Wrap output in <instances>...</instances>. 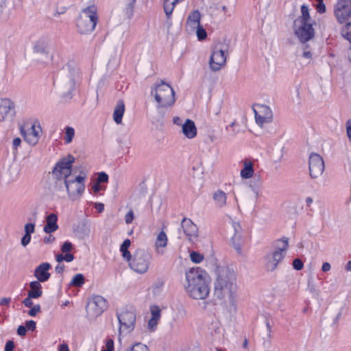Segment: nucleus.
<instances>
[{
    "label": "nucleus",
    "mask_w": 351,
    "mask_h": 351,
    "mask_svg": "<svg viewBox=\"0 0 351 351\" xmlns=\"http://www.w3.org/2000/svg\"><path fill=\"white\" fill-rule=\"evenodd\" d=\"M73 245L71 242L66 241L63 243L61 250L63 253H66L72 250Z\"/></svg>",
    "instance_id": "obj_42"
},
{
    "label": "nucleus",
    "mask_w": 351,
    "mask_h": 351,
    "mask_svg": "<svg viewBox=\"0 0 351 351\" xmlns=\"http://www.w3.org/2000/svg\"><path fill=\"white\" fill-rule=\"evenodd\" d=\"M184 288L193 299L203 300L209 294V287L206 272L199 267L192 268L185 274Z\"/></svg>",
    "instance_id": "obj_2"
},
{
    "label": "nucleus",
    "mask_w": 351,
    "mask_h": 351,
    "mask_svg": "<svg viewBox=\"0 0 351 351\" xmlns=\"http://www.w3.org/2000/svg\"><path fill=\"white\" fill-rule=\"evenodd\" d=\"M11 299L10 298H3L0 299V305H8Z\"/></svg>",
    "instance_id": "obj_54"
},
{
    "label": "nucleus",
    "mask_w": 351,
    "mask_h": 351,
    "mask_svg": "<svg viewBox=\"0 0 351 351\" xmlns=\"http://www.w3.org/2000/svg\"><path fill=\"white\" fill-rule=\"evenodd\" d=\"M152 317L149 319L147 328L150 331H154L156 329L158 322L160 318V309L158 306H154L151 308Z\"/></svg>",
    "instance_id": "obj_26"
},
{
    "label": "nucleus",
    "mask_w": 351,
    "mask_h": 351,
    "mask_svg": "<svg viewBox=\"0 0 351 351\" xmlns=\"http://www.w3.org/2000/svg\"><path fill=\"white\" fill-rule=\"evenodd\" d=\"M54 241H55V237L51 234H49L43 238V242L45 244L52 243Z\"/></svg>",
    "instance_id": "obj_50"
},
{
    "label": "nucleus",
    "mask_w": 351,
    "mask_h": 351,
    "mask_svg": "<svg viewBox=\"0 0 351 351\" xmlns=\"http://www.w3.org/2000/svg\"><path fill=\"white\" fill-rule=\"evenodd\" d=\"M21 140L20 138H15L13 140V147L14 148H17L21 145Z\"/></svg>",
    "instance_id": "obj_58"
},
{
    "label": "nucleus",
    "mask_w": 351,
    "mask_h": 351,
    "mask_svg": "<svg viewBox=\"0 0 351 351\" xmlns=\"http://www.w3.org/2000/svg\"><path fill=\"white\" fill-rule=\"evenodd\" d=\"M335 14L339 23L346 22L351 16V0H339Z\"/></svg>",
    "instance_id": "obj_17"
},
{
    "label": "nucleus",
    "mask_w": 351,
    "mask_h": 351,
    "mask_svg": "<svg viewBox=\"0 0 351 351\" xmlns=\"http://www.w3.org/2000/svg\"><path fill=\"white\" fill-rule=\"evenodd\" d=\"M195 31L198 40H202L206 38L207 33L201 25L197 26Z\"/></svg>",
    "instance_id": "obj_36"
},
{
    "label": "nucleus",
    "mask_w": 351,
    "mask_h": 351,
    "mask_svg": "<svg viewBox=\"0 0 351 351\" xmlns=\"http://www.w3.org/2000/svg\"><path fill=\"white\" fill-rule=\"evenodd\" d=\"M308 167L310 176L313 178L319 177L324 171V162L320 155L312 153L309 157Z\"/></svg>",
    "instance_id": "obj_15"
},
{
    "label": "nucleus",
    "mask_w": 351,
    "mask_h": 351,
    "mask_svg": "<svg viewBox=\"0 0 351 351\" xmlns=\"http://www.w3.org/2000/svg\"><path fill=\"white\" fill-rule=\"evenodd\" d=\"M40 132L41 128L40 125H36L35 123L32 125V126L26 130L23 128L21 130V135L23 136L25 141L32 145H36L38 141Z\"/></svg>",
    "instance_id": "obj_20"
},
{
    "label": "nucleus",
    "mask_w": 351,
    "mask_h": 351,
    "mask_svg": "<svg viewBox=\"0 0 351 351\" xmlns=\"http://www.w3.org/2000/svg\"><path fill=\"white\" fill-rule=\"evenodd\" d=\"M243 168L240 171V176L243 179H249L252 178L254 170V165L251 160H245L243 161Z\"/></svg>",
    "instance_id": "obj_29"
},
{
    "label": "nucleus",
    "mask_w": 351,
    "mask_h": 351,
    "mask_svg": "<svg viewBox=\"0 0 351 351\" xmlns=\"http://www.w3.org/2000/svg\"><path fill=\"white\" fill-rule=\"evenodd\" d=\"M237 278L234 271L228 267L217 269V277L214 282V295L219 300L230 305V311H237L236 293Z\"/></svg>",
    "instance_id": "obj_1"
},
{
    "label": "nucleus",
    "mask_w": 351,
    "mask_h": 351,
    "mask_svg": "<svg viewBox=\"0 0 351 351\" xmlns=\"http://www.w3.org/2000/svg\"><path fill=\"white\" fill-rule=\"evenodd\" d=\"M27 332L26 327L24 326H19L17 328V334L19 336H25Z\"/></svg>",
    "instance_id": "obj_51"
},
{
    "label": "nucleus",
    "mask_w": 351,
    "mask_h": 351,
    "mask_svg": "<svg viewBox=\"0 0 351 351\" xmlns=\"http://www.w3.org/2000/svg\"><path fill=\"white\" fill-rule=\"evenodd\" d=\"M15 116L14 103L5 99L0 102V121H11Z\"/></svg>",
    "instance_id": "obj_19"
},
{
    "label": "nucleus",
    "mask_w": 351,
    "mask_h": 351,
    "mask_svg": "<svg viewBox=\"0 0 351 351\" xmlns=\"http://www.w3.org/2000/svg\"><path fill=\"white\" fill-rule=\"evenodd\" d=\"M151 95L156 103L159 112H164L171 108L176 101L175 92L168 84L160 81L152 86Z\"/></svg>",
    "instance_id": "obj_5"
},
{
    "label": "nucleus",
    "mask_w": 351,
    "mask_h": 351,
    "mask_svg": "<svg viewBox=\"0 0 351 351\" xmlns=\"http://www.w3.org/2000/svg\"><path fill=\"white\" fill-rule=\"evenodd\" d=\"M293 267L296 270H301L304 267V264L300 259L296 258L293 261Z\"/></svg>",
    "instance_id": "obj_41"
},
{
    "label": "nucleus",
    "mask_w": 351,
    "mask_h": 351,
    "mask_svg": "<svg viewBox=\"0 0 351 351\" xmlns=\"http://www.w3.org/2000/svg\"><path fill=\"white\" fill-rule=\"evenodd\" d=\"M25 327L27 330L34 331L36 329V324L33 320H29L25 322Z\"/></svg>",
    "instance_id": "obj_45"
},
{
    "label": "nucleus",
    "mask_w": 351,
    "mask_h": 351,
    "mask_svg": "<svg viewBox=\"0 0 351 351\" xmlns=\"http://www.w3.org/2000/svg\"><path fill=\"white\" fill-rule=\"evenodd\" d=\"M191 261L195 263H200L203 261L204 257L202 254L197 252H191L190 254Z\"/></svg>",
    "instance_id": "obj_35"
},
{
    "label": "nucleus",
    "mask_w": 351,
    "mask_h": 351,
    "mask_svg": "<svg viewBox=\"0 0 351 351\" xmlns=\"http://www.w3.org/2000/svg\"><path fill=\"white\" fill-rule=\"evenodd\" d=\"M181 228L189 241L195 243L198 240L199 230L197 226L189 218L181 221Z\"/></svg>",
    "instance_id": "obj_18"
},
{
    "label": "nucleus",
    "mask_w": 351,
    "mask_h": 351,
    "mask_svg": "<svg viewBox=\"0 0 351 351\" xmlns=\"http://www.w3.org/2000/svg\"><path fill=\"white\" fill-rule=\"evenodd\" d=\"M289 247L288 239L283 238L274 241L271 250L265 256V267L268 271H274L286 256Z\"/></svg>",
    "instance_id": "obj_6"
},
{
    "label": "nucleus",
    "mask_w": 351,
    "mask_h": 351,
    "mask_svg": "<svg viewBox=\"0 0 351 351\" xmlns=\"http://www.w3.org/2000/svg\"><path fill=\"white\" fill-rule=\"evenodd\" d=\"M240 202H241V204L243 206H254V204L252 202H250L248 199H247V196H242L240 197Z\"/></svg>",
    "instance_id": "obj_44"
},
{
    "label": "nucleus",
    "mask_w": 351,
    "mask_h": 351,
    "mask_svg": "<svg viewBox=\"0 0 351 351\" xmlns=\"http://www.w3.org/2000/svg\"><path fill=\"white\" fill-rule=\"evenodd\" d=\"M108 176L106 173L101 172L99 173L98 178H97L98 183L106 182L108 181Z\"/></svg>",
    "instance_id": "obj_46"
},
{
    "label": "nucleus",
    "mask_w": 351,
    "mask_h": 351,
    "mask_svg": "<svg viewBox=\"0 0 351 351\" xmlns=\"http://www.w3.org/2000/svg\"><path fill=\"white\" fill-rule=\"evenodd\" d=\"M134 218V213L130 209L125 215V221L127 224L131 223Z\"/></svg>",
    "instance_id": "obj_40"
},
{
    "label": "nucleus",
    "mask_w": 351,
    "mask_h": 351,
    "mask_svg": "<svg viewBox=\"0 0 351 351\" xmlns=\"http://www.w3.org/2000/svg\"><path fill=\"white\" fill-rule=\"evenodd\" d=\"M317 12H319V13L325 12V11H326V6L324 4L323 1L318 3V4L317 5Z\"/></svg>",
    "instance_id": "obj_52"
},
{
    "label": "nucleus",
    "mask_w": 351,
    "mask_h": 351,
    "mask_svg": "<svg viewBox=\"0 0 351 351\" xmlns=\"http://www.w3.org/2000/svg\"><path fill=\"white\" fill-rule=\"evenodd\" d=\"M201 14L199 10L191 12L186 20V29L188 32H193L196 27L200 25Z\"/></svg>",
    "instance_id": "obj_23"
},
{
    "label": "nucleus",
    "mask_w": 351,
    "mask_h": 351,
    "mask_svg": "<svg viewBox=\"0 0 351 351\" xmlns=\"http://www.w3.org/2000/svg\"><path fill=\"white\" fill-rule=\"evenodd\" d=\"M167 236L166 233L162 230L158 234L154 243L155 252L158 254L162 255L165 252L164 248L167 245Z\"/></svg>",
    "instance_id": "obj_24"
},
{
    "label": "nucleus",
    "mask_w": 351,
    "mask_h": 351,
    "mask_svg": "<svg viewBox=\"0 0 351 351\" xmlns=\"http://www.w3.org/2000/svg\"><path fill=\"white\" fill-rule=\"evenodd\" d=\"M56 261L58 263H60L62 261H64V258L62 254H57L56 256Z\"/></svg>",
    "instance_id": "obj_64"
},
{
    "label": "nucleus",
    "mask_w": 351,
    "mask_h": 351,
    "mask_svg": "<svg viewBox=\"0 0 351 351\" xmlns=\"http://www.w3.org/2000/svg\"><path fill=\"white\" fill-rule=\"evenodd\" d=\"M117 318L119 322V333H129L132 331L136 323V313L132 307L123 308L117 313Z\"/></svg>",
    "instance_id": "obj_12"
},
{
    "label": "nucleus",
    "mask_w": 351,
    "mask_h": 351,
    "mask_svg": "<svg viewBox=\"0 0 351 351\" xmlns=\"http://www.w3.org/2000/svg\"><path fill=\"white\" fill-rule=\"evenodd\" d=\"M64 258L66 262H71L74 259V256L72 254H66Z\"/></svg>",
    "instance_id": "obj_55"
},
{
    "label": "nucleus",
    "mask_w": 351,
    "mask_h": 351,
    "mask_svg": "<svg viewBox=\"0 0 351 351\" xmlns=\"http://www.w3.org/2000/svg\"><path fill=\"white\" fill-rule=\"evenodd\" d=\"M229 130L230 132L231 136H236L239 132V130H236L235 128H230Z\"/></svg>",
    "instance_id": "obj_63"
},
{
    "label": "nucleus",
    "mask_w": 351,
    "mask_h": 351,
    "mask_svg": "<svg viewBox=\"0 0 351 351\" xmlns=\"http://www.w3.org/2000/svg\"><path fill=\"white\" fill-rule=\"evenodd\" d=\"M214 204L216 207L221 208L227 204V195L222 190H217L213 193Z\"/></svg>",
    "instance_id": "obj_27"
},
{
    "label": "nucleus",
    "mask_w": 351,
    "mask_h": 351,
    "mask_svg": "<svg viewBox=\"0 0 351 351\" xmlns=\"http://www.w3.org/2000/svg\"><path fill=\"white\" fill-rule=\"evenodd\" d=\"M95 208L99 213H101L104 209V205L102 203H96Z\"/></svg>",
    "instance_id": "obj_60"
},
{
    "label": "nucleus",
    "mask_w": 351,
    "mask_h": 351,
    "mask_svg": "<svg viewBox=\"0 0 351 351\" xmlns=\"http://www.w3.org/2000/svg\"><path fill=\"white\" fill-rule=\"evenodd\" d=\"M51 267V265L49 263H43L36 267L34 275L38 280L37 281L43 282L48 280L51 276L49 272Z\"/></svg>",
    "instance_id": "obj_21"
},
{
    "label": "nucleus",
    "mask_w": 351,
    "mask_h": 351,
    "mask_svg": "<svg viewBox=\"0 0 351 351\" xmlns=\"http://www.w3.org/2000/svg\"><path fill=\"white\" fill-rule=\"evenodd\" d=\"M108 308L107 300L101 295H95L86 305L87 315L94 319L101 315Z\"/></svg>",
    "instance_id": "obj_13"
},
{
    "label": "nucleus",
    "mask_w": 351,
    "mask_h": 351,
    "mask_svg": "<svg viewBox=\"0 0 351 351\" xmlns=\"http://www.w3.org/2000/svg\"><path fill=\"white\" fill-rule=\"evenodd\" d=\"M58 216L54 213H51L46 217V224L43 228L45 232L50 234L54 232L58 229L57 223Z\"/></svg>",
    "instance_id": "obj_25"
},
{
    "label": "nucleus",
    "mask_w": 351,
    "mask_h": 351,
    "mask_svg": "<svg viewBox=\"0 0 351 351\" xmlns=\"http://www.w3.org/2000/svg\"><path fill=\"white\" fill-rule=\"evenodd\" d=\"M131 245L130 239H125L120 247L123 258L128 263L131 269L138 274L146 273L152 263V256L147 251L138 249L133 254L128 250Z\"/></svg>",
    "instance_id": "obj_3"
},
{
    "label": "nucleus",
    "mask_w": 351,
    "mask_h": 351,
    "mask_svg": "<svg viewBox=\"0 0 351 351\" xmlns=\"http://www.w3.org/2000/svg\"><path fill=\"white\" fill-rule=\"evenodd\" d=\"M307 48V46L303 45L302 57L304 59L305 63L308 64L312 60V53Z\"/></svg>",
    "instance_id": "obj_34"
},
{
    "label": "nucleus",
    "mask_w": 351,
    "mask_h": 351,
    "mask_svg": "<svg viewBox=\"0 0 351 351\" xmlns=\"http://www.w3.org/2000/svg\"><path fill=\"white\" fill-rule=\"evenodd\" d=\"M253 110L256 124L261 128H265L273 121V112L269 106L265 104H256Z\"/></svg>",
    "instance_id": "obj_14"
},
{
    "label": "nucleus",
    "mask_w": 351,
    "mask_h": 351,
    "mask_svg": "<svg viewBox=\"0 0 351 351\" xmlns=\"http://www.w3.org/2000/svg\"><path fill=\"white\" fill-rule=\"evenodd\" d=\"M24 231L25 234H32L35 232V223H27L24 226Z\"/></svg>",
    "instance_id": "obj_37"
},
{
    "label": "nucleus",
    "mask_w": 351,
    "mask_h": 351,
    "mask_svg": "<svg viewBox=\"0 0 351 351\" xmlns=\"http://www.w3.org/2000/svg\"><path fill=\"white\" fill-rule=\"evenodd\" d=\"M93 190L95 192H98L101 190V186L99 185V183H96L93 186Z\"/></svg>",
    "instance_id": "obj_62"
},
{
    "label": "nucleus",
    "mask_w": 351,
    "mask_h": 351,
    "mask_svg": "<svg viewBox=\"0 0 351 351\" xmlns=\"http://www.w3.org/2000/svg\"><path fill=\"white\" fill-rule=\"evenodd\" d=\"M34 60L42 65H46L52 60L50 42L48 39L41 38L36 40L32 49Z\"/></svg>",
    "instance_id": "obj_11"
},
{
    "label": "nucleus",
    "mask_w": 351,
    "mask_h": 351,
    "mask_svg": "<svg viewBox=\"0 0 351 351\" xmlns=\"http://www.w3.org/2000/svg\"><path fill=\"white\" fill-rule=\"evenodd\" d=\"M75 136V130L73 128L70 126H66L64 128V143L66 144H69L72 142L73 138Z\"/></svg>",
    "instance_id": "obj_33"
},
{
    "label": "nucleus",
    "mask_w": 351,
    "mask_h": 351,
    "mask_svg": "<svg viewBox=\"0 0 351 351\" xmlns=\"http://www.w3.org/2000/svg\"><path fill=\"white\" fill-rule=\"evenodd\" d=\"M173 123L175 125H179V126H181V127L182 126V125L184 123L182 119L180 117H174L173 118Z\"/></svg>",
    "instance_id": "obj_53"
},
{
    "label": "nucleus",
    "mask_w": 351,
    "mask_h": 351,
    "mask_svg": "<svg viewBox=\"0 0 351 351\" xmlns=\"http://www.w3.org/2000/svg\"><path fill=\"white\" fill-rule=\"evenodd\" d=\"M330 265L328 263H324L322 265V270L324 272L328 271L330 269Z\"/></svg>",
    "instance_id": "obj_56"
},
{
    "label": "nucleus",
    "mask_w": 351,
    "mask_h": 351,
    "mask_svg": "<svg viewBox=\"0 0 351 351\" xmlns=\"http://www.w3.org/2000/svg\"><path fill=\"white\" fill-rule=\"evenodd\" d=\"M85 178V176H75L74 174L62 183L61 188L54 189L53 192L59 197H62V194L64 193L65 189L69 199L71 201H75L80 197L84 191Z\"/></svg>",
    "instance_id": "obj_7"
},
{
    "label": "nucleus",
    "mask_w": 351,
    "mask_h": 351,
    "mask_svg": "<svg viewBox=\"0 0 351 351\" xmlns=\"http://www.w3.org/2000/svg\"><path fill=\"white\" fill-rule=\"evenodd\" d=\"M125 112V104L123 100H119L114 108L113 120L117 124L122 123V118Z\"/></svg>",
    "instance_id": "obj_28"
},
{
    "label": "nucleus",
    "mask_w": 351,
    "mask_h": 351,
    "mask_svg": "<svg viewBox=\"0 0 351 351\" xmlns=\"http://www.w3.org/2000/svg\"><path fill=\"white\" fill-rule=\"evenodd\" d=\"M266 326L267 330V337L269 339L271 337V326H270V324L268 320L266 321Z\"/></svg>",
    "instance_id": "obj_59"
},
{
    "label": "nucleus",
    "mask_w": 351,
    "mask_h": 351,
    "mask_svg": "<svg viewBox=\"0 0 351 351\" xmlns=\"http://www.w3.org/2000/svg\"><path fill=\"white\" fill-rule=\"evenodd\" d=\"M32 299H34L33 298H31L29 296V294L27 295V297L26 298H25L23 301V304L26 306V307H31L33 305V302H32Z\"/></svg>",
    "instance_id": "obj_49"
},
{
    "label": "nucleus",
    "mask_w": 351,
    "mask_h": 351,
    "mask_svg": "<svg viewBox=\"0 0 351 351\" xmlns=\"http://www.w3.org/2000/svg\"><path fill=\"white\" fill-rule=\"evenodd\" d=\"M226 58L227 53H226L225 51L215 48L209 59L208 63L210 70L215 72L219 71L223 66H225Z\"/></svg>",
    "instance_id": "obj_16"
},
{
    "label": "nucleus",
    "mask_w": 351,
    "mask_h": 351,
    "mask_svg": "<svg viewBox=\"0 0 351 351\" xmlns=\"http://www.w3.org/2000/svg\"><path fill=\"white\" fill-rule=\"evenodd\" d=\"M31 238L32 237H31L30 234H27L25 233L24 236L22 237V239L21 240V245L23 247H26L30 243Z\"/></svg>",
    "instance_id": "obj_43"
},
{
    "label": "nucleus",
    "mask_w": 351,
    "mask_h": 351,
    "mask_svg": "<svg viewBox=\"0 0 351 351\" xmlns=\"http://www.w3.org/2000/svg\"><path fill=\"white\" fill-rule=\"evenodd\" d=\"M181 128L182 134L186 138L193 139L197 136V129L193 120L186 119Z\"/></svg>",
    "instance_id": "obj_22"
},
{
    "label": "nucleus",
    "mask_w": 351,
    "mask_h": 351,
    "mask_svg": "<svg viewBox=\"0 0 351 351\" xmlns=\"http://www.w3.org/2000/svg\"><path fill=\"white\" fill-rule=\"evenodd\" d=\"M97 10L94 6L84 9L77 20V27L80 34H88L95 28L97 23Z\"/></svg>",
    "instance_id": "obj_10"
},
{
    "label": "nucleus",
    "mask_w": 351,
    "mask_h": 351,
    "mask_svg": "<svg viewBox=\"0 0 351 351\" xmlns=\"http://www.w3.org/2000/svg\"><path fill=\"white\" fill-rule=\"evenodd\" d=\"M40 311V304H36L34 306L32 305V306H31V309L28 311V315L31 317H34Z\"/></svg>",
    "instance_id": "obj_38"
},
{
    "label": "nucleus",
    "mask_w": 351,
    "mask_h": 351,
    "mask_svg": "<svg viewBox=\"0 0 351 351\" xmlns=\"http://www.w3.org/2000/svg\"><path fill=\"white\" fill-rule=\"evenodd\" d=\"M58 351H69V349L66 343H63L60 345Z\"/></svg>",
    "instance_id": "obj_61"
},
{
    "label": "nucleus",
    "mask_w": 351,
    "mask_h": 351,
    "mask_svg": "<svg viewBox=\"0 0 351 351\" xmlns=\"http://www.w3.org/2000/svg\"><path fill=\"white\" fill-rule=\"evenodd\" d=\"M302 16L294 21V32L301 42H306L313 38L315 31L313 27V21L311 19L308 8L303 5L301 7Z\"/></svg>",
    "instance_id": "obj_8"
},
{
    "label": "nucleus",
    "mask_w": 351,
    "mask_h": 351,
    "mask_svg": "<svg viewBox=\"0 0 351 351\" xmlns=\"http://www.w3.org/2000/svg\"><path fill=\"white\" fill-rule=\"evenodd\" d=\"M55 270L58 274H61L64 270V266L63 265H58L56 267Z\"/></svg>",
    "instance_id": "obj_57"
},
{
    "label": "nucleus",
    "mask_w": 351,
    "mask_h": 351,
    "mask_svg": "<svg viewBox=\"0 0 351 351\" xmlns=\"http://www.w3.org/2000/svg\"><path fill=\"white\" fill-rule=\"evenodd\" d=\"M14 348V343L12 340H9L6 342L4 351H13Z\"/></svg>",
    "instance_id": "obj_48"
},
{
    "label": "nucleus",
    "mask_w": 351,
    "mask_h": 351,
    "mask_svg": "<svg viewBox=\"0 0 351 351\" xmlns=\"http://www.w3.org/2000/svg\"><path fill=\"white\" fill-rule=\"evenodd\" d=\"M30 289L28 291L29 296L38 298L43 295L42 286L38 281H32L29 283Z\"/></svg>",
    "instance_id": "obj_30"
},
{
    "label": "nucleus",
    "mask_w": 351,
    "mask_h": 351,
    "mask_svg": "<svg viewBox=\"0 0 351 351\" xmlns=\"http://www.w3.org/2000/svg\"><path fill=\"white\" fill-rule=\"evenodd\" d=\"M77 69L73 62H69L58 72L55 83L64 97H69L75 87V78Z\"/></svg>",
    "instance_id": "obj_4"
},
{
    "label": "nucleus",
    "mask_w": 351,
    "mask_h": 351,
    "mask_svg": "<svg viewBox=\"0 0 351 351\" xmlns=\"http://www.w3.org/2000/svg\"><path fill=\"white\" fill-rule=\"evenodd\" d=\"M75 157L71 154L59 160L51 171V177L55 180L56 188H61L62 183L74 175L72 165L75 162Z\"/></svg>",
    "instance_id": "obj_9"
},
{
    "label": "nucleus",
    "mask_w": 351,
    "mask_h": 351,
    "mask_svg": "<svg viewBox=\"0 0 351 351\" xmlns=\"http://www.w3.org/2000/svg\"><path fill=\"white\" fill-rule=\"evenodd\" d=\"M346 134L349 141L351 142V119H348L346 123Z\"/></svg>",
    "instance_id": "obj_47"
},
{
    "label": "nucleus",
    "mask_w": 351,
    "mask_h": 351,
    "mask_svg": "<svg viewBox=\"0 0 351 351\" xmlns=\"http://www.w3.org/2000/svg\"><path fill=\"white\" fill-rule=\"evenodd\" d=\"M84 277L82 274H77L73 277L69 285L76 287H81L84 284Z\"/></svg>",
    "instance_id": "obj_31"
},
{
    "label": "nucleus",
    "mask_w": 351,
    "mask_h": 351,
    "mask_svg": "<svg viewBox=\"0 0 351 351\" xmlns=\"http://www.w3.org/2000/svg\"><path fill=\"white\" fill-rule=\"evenodd\" d=\"M101 351H114V341L111 339H108L106 341L105 348Z\"/></svg>",
    "instance_id": "obj_39"
},
{
    "label": "nucleus",
    "mask_w": 351,
    "mask_h": 351,
    "mask_svg": "<svg viewBox=\"0 0 351 351\" xmlns=\"http://www.w3.org/2000/svg\"><path fill=\"white\" fill-rule=\"evenodd\" d=\"M124 351H150V350L147 345L138 342L129 346Z\"/></svg>",
    "instance_id": "obj_32"
}]
</instances>
